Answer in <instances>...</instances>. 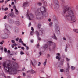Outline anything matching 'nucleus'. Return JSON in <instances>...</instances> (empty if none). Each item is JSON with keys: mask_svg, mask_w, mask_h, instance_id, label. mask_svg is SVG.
Instances as JSON below:
<instances>
[{"mask_svg": "<svg viewBox=\"0 0 78 78\" xmlns=\"http://www.w3.org/2000/svg\"><path fill=\"white\" fill-rule=\"evenodd\" d=\"M62 8L63 9V14H66V12L67 11L66 16L67 20L72 21L73 22H75L76 20L74 13V12H75L74 9L71 8L68 5H64L62 6Z\"/></svg>", "mask_w": 78, "mask_h": 78, "instance_id": "nucleus-1", "label": "nucleus"}, {"mask_svg": "<svg viewBox=\"0 0 78 78\" xmlns=\"http://www.w3.org/2000/svg\"><path fill=\"white\" fill-rule=\"evenodd\" d=\"M7 66H6V63L3 64L6 72H9L10 74H16L17 73V69L19 67L17 64L15 63L14 65H11L10 64H7Z\"/></svg>", "mask_w": 78, "mask_h": 78, "instance_id": "nucleus-2", "label": "nucleus"}, {"mask_svg": "<svg viewBox=\"0 0 78 78\" xmlns=\"http://www.w3.org/2000/svg\"><path fill=\"white\" fill-rule=\"evenodd\" d=\"M5 29L4 30V32L5 33V34H3L1 36V37L2 39H7L8 37V33H9V31L6 28H8V27H9V25L5 24Z\"/></svg>", "mask_w": 78, "mask_h": 78, "instance_id": "nucleus-3", "label": "nucleus"}, {"mask_svg": "<svg viewBox=\"0 0 78 78\" xmlns=\"http://www.w3.org/2000/svg\"><path fill=\"white\" fill-rule=\"evenodd\" d=\"M47 9L44 6H42L40 8H38L37 11L35 12V15L37 16L41 12V14H44L46 12Z\"/></svg>", "mask_w": 78, "mask_h": 78, "instance_id": "nucleus-4", "label": "nucleus"}, {"mask_svg": "<svg viewBox=\"0 0 78 78\" xmlns=\"http://www.w3.org/2000/svg\"><path fill=\"white\" fill-rule=\"evenodd\" d=\"M52 45L53 48H55V47H56V43H53L51 41H49L47 43V44L44 45L43 47L44 48H47V47H48V46H50V45Z\"/></svg>", "mask_w": 78, "mask_h": 78, "instance_id": "nucleus-5", "label": "nucleus"}, {"mask_svg": "<svg viewBox=\"0 0 78 78\" xmlns=\"http://www.w3.org/2000/svg\"><path fill=\"white\" fill-rule=\"evenodd\" d=\"M26 16L29 17V20H31L33 18H34V16L31 13H30L29 15L28 13L26 14Z\"/></svg>", "mask_w": 78, "mask_h": 78, "instance_id": "nucleus-6", "label": "nucleus"}, {"mask_svg": "<svg viewBox=\"0 0 78 78\" xmlns=\"http://www.w3.org/2000/svg\"><path fill=\"white\" fill-rule=\"evenodd\" d=\"M7 16L8 19L9 18V17H10V16L11 17H16V16L14 14V12H13L9 13Z\"/></svg>", "mask_w": 78, "mask_h": 78, "instance_id": "nucleus-7", "label": "nucleus"}, {"mask_svg": "<svg viewBox=\"0 0 78 78\" xmlns=\"http://www.w3.org/2000/svg\"><path fill=\"white\" fill-rule=\"evenodd\" d=\"M67 68H66V72H68V73H69V70H70V66L69 65V63H67Z\"/></svg>", "mask_w": 78, "mask_h": 78, "instance_id": "nucleus-8", "label": "nucleus"}, {"mask_svg": "<svg viewBox=\"0 0 78 78\" xmlns=\"http://www.w3.org/2000/svg\"><path fill=\"white\" fill-rule=\"evenodd\" d=\"M55 29L56 31L57 32H58V34H59V33H60V32L59 30V27H58V26H55Z\"/></svg>", "mask_w": 78, "mask_h": 78, "instance_id": "nucleus-9", "label": "nucleus"}, {"mask_svg": "<svg viewBox=\"0 0 78 78\" xmlns=\"http://www.w3.org/2000/svg\"><path fill=\"white\" fill-rule=\"evenodd\" d=\"M32 64L34 66V67H35V66H36V61L34 59L33 63L32 61V60H31Z\"/></svg>", "mask_w": 78, "mask_h": 78, "instance_id": "nucleus-10", "label": "nucleus"}, {"mask_svg": "<svg viewBox=\"0 0 78 78\" xmlns=\"http://www.w3.org/2000/svg\"><path fill=\"white\" fill-rule=\"evenodd\" d=\"M56 55H57V56H56V59H57L58 61H60V59H61V57L59 56H60V54L58 53L56 54Z\"/></svg>", "mask_w": 78, "mask_h": 78, "instance_id": "nucleus-11", "label": "nucleus"}, {"mask_svg": "<svg viewBox=\"0 0 78 78\" xmlns=\"http://www.w3.org/2000/svg\"><path fill=\"white\" fill-rule=\"evenodd\" d=\"M67 37L68 39L69 40V42L70 43H72V42H73V40H72V37L69 36H68Z\"/></svg>", "mask_w": 78, "mask_h": 78, "instance_id": "nucleus-12", "label": "nucleus"}, {"mask_svg": "<svg viewBox=\"0 0 78 78\" xmlns=\"http://www.w3.org/2000/svg\"><path fill=\"white\" fill-rule=\"evenodd\" d=\"M55 6L56 8H59V2L55 3Z\"/></svg>", "mask_w": 78, "mask_h": 78, "instance_id": "nucleus-13", "label": "nucleus"}, {"mask_svg": "<svg viewBox=\"0 0 78 78\" xmlns=\"http://www.w3.org/2000/svg\"><path fill=\"white\" fill-rule=\"evenodd\" d=\"M28 4V2H25L23 5V7H26Z\"/></svg>", "mask_w": 78, "mask_h": 78, "instance_id": "nucleus-14", "label": "nucleus"}, {"mask_svg": "<svg viewBox=\"0 0 78 78\" xmlns=\"http://www.w3.org/2000/svg\"><path fill=\"white\" fill-rule=\"evenodd\" d=\"M70 46V45L69 44H67L66 45V48H65V51H67V48H68V47H69Z\"/></svg>", "mask_w": 78, "mask_h": 78, "instance_id": "nucleus-15", "label": "nucleus"}, {"mask_svg": "<svg viewBox=\"0 0 78 78\" xmlns=\"http://www.w3.org/2000/svg\"><path fill=\"white\" fill-rule=\"evenodd\" d=\"M53 35H54V36H52V38H53V39H54L57 40V39H58V38H57V37L56 36V35H55V34H53Z\"/></svg>", "mask_w": 78, "mask_h": 78, "instance_id": "nucleus-16", "label": "nucleus"}, {"mask_svg": "<svg viewBox=\"0 0 78 78\" xmlns=\"http://www.w3.org/2000/svg\"><path fill=\"white\" fill-rule=\"evenodd\" d=\"M15 24L16 25H20V22L19 21H16L15 22Z\"/></svg>", "mask_w": 78, "mask_h": 78, "instance_id": "nucleus-17", "label": "nucleus"}, {"mask_svg": "<svg viewBox=\"0 0 78 78\" xmlns=\"http://www.w3.org/2000/svg\"><path fill=\"white\" fill-rule=\"evenodd\" d=\"M16 12L15 13L16 14H17V15L19 14V12L18 11V10H17V9H15Z\"/></svg>", "mask_w": 78, "mask_h": 78, "instance_id": "nucleus-18", "label": "nucleus"}, {"mask_svg": "<svg viewBox=\"0 0 78 78\" xmlns=\"http://www.w3.org/2000/svg\"><path fill=\"white\" fill-rule=\"evenodd\" d=\"M53 2H54L55 4L59 2L58 0H53Z\"/></svg>", "mask_w": 78, "mask_h": 78, "instance_id": "nucleus-19", "label": "nucleus"}, {"mask_svg": "<svg viewBox=\"0 0 78 78\" xmlns=\"http://www.w3.org/2000/svg\"><path fill=\"white\" fill-rule=\"evenodd\" d=\"M41 24H38L37 25L38 28L40 29L41 28Z\"/></svg>", "mask_w": 78, "mask_h": 78, "instance_id": "nucleus-20", "label": "nucleus"}, {"mask_svg": "<svg viewBox=\"0 0 78 78\" xmlns=\"http://www.w3.org/2000/svg\"><path fill=\"white\" fill-rule=\"evenodd\" d=\"M37 5L38 6H42V3L41 2H38L37 3Z\"/></svg>", "mask_w": 78, "mask_h": 78, "instance_id": "nucleus-21", "label": "nucleus"}, {"mask_svg": "<svg viewBox=\"0 0 78 78\" xmlns=\"http://www.w3.org/2000/svg\"><path fill=\"white\" fill-rule=\"evenodd\" d=\"M47 58H46L45 59V61L43 63V65L44 66H46V64H47Z\"/></svg>", "mask_w": 78, "mask_h": 78, "instance_id": "nucleus-22", "label": "nucleus"}, {"mask_svg": "<svg viewBox=\"0 0 78 78\" xmlns=\"http://www.w3.org/2000/svg\"><path fill=\"white\" fill-rule=\"evenodd\" d=\"M64 59H62L61 60V65H63V64H64Z\"/></svg>", "mask_w": 78, "mask_h": 78, "instance_id": "nucleus-23", "label": "nucleus"}, {"mask_svg": "<svg viewBox=\"0 0 78 78\" xmlns=\"http://www.w3.org/2000/svg\"><path fill=\"white\" fill-rule=\"evenodd\" d=\"M35 33L36 34H37V36H39V32L37 31H36L35 32Z\"/></svg>", "mask_w": 78, "mask_h": 78, "instance_id": "nucleus-24", "label": "nucleus"}, {"mask_svg": "<svg viewBox=\"0 0 78 78\" xmlns=\"http://www.w3.org/2000/svg\"><path fill=\"white\" fill-rule=\"evenodd\" d=\"M73 31L76 33H78V30L77 29H74L73 30Z\"/></svg>", "mask_w": 78, "mask_h": 78, "instance_id": "nucleus-25", "label": "nucleus"}, {"mask_svg": "<svg viewBox=\"0 0 78 78\" xmlns=\"http://www.w3.org/2000/svg\"><path fill=\"white\" fill-rule=\"evenodd\" d=\"M9 23H12L13 22H14V21H13V20L12 19H10V20L9 21Z\"/></svg>", "mask_w": 78, "mask_h": 78, "instance_id": "nucleus-26", "label": "nucleus"}, {"mask_svg": "<svg viewBox=\"0 0 78 78\" xmlns=\"http://www.w3.org/2000/svg\"><path fill=\"white\" fill-rule=\"evenodd\" d=\"M30 73H32V74H33V73H34V70H30Z\"/></svg>", "mask_w": 78, "mask_h": 78, "instance_id": "nucleus-27", "label": "nucleus"}, {"mask_svg": "<svg viewBox=\"0 0 78 78\" xmlns=\"http://www.w3.org/2000/svg\"><path fill=\"white\" fill-rule=\"evenodd\" d=\"M71 69L72 70H75V67L74 66H72L71 67Z\"/></svg>", "mask_w": 78, "mask_h": 78, "instance_id": "nucleus-28", "label": "nucleus"}, {"mask_svg": "<svg viewBox=\"0 0 78 78\" xmlns=\"http://www.w3.org/2000/svg\"><path fill=\"white\" fill-rule=\"evenodd\" d=\"M4 51L5 53H7V49L6 48H4Z\"/></svg>", "mask_w": 78, "mask_h": 78, "instance_id": "nucleus-29", "label": "nucleus"}, {"mask_svg": "<svg viewBox=\"0 0 78 78\" xmlns=\"http://www.w3.org/2000/svg\"><path fill=\"white\" fill-rule=\"evenodd\" d=\"M44 3L45 6H46V7L47 6V2H44Z\"/></svg>", "mask_w": 78, "mask_h": 78, "instance_id": "nucleus-30", "label": "nucleus"}, {"mask_svg": "<svg viewBox=\"0 0 78 78\" xmlns=\"http://www.w3.org/2000/svg\"><path fill=\"white\" fill-rule=\"evenodd\" d=\"M37 38L38 39V40L39 41H41V39L39 37V36L37 35Z\"/></svg>", "mask_w": 78, "mask_h": 78, "instance_id": "nucleus-31", "label": "nucleus"}, {"mask_svg": "<svg viewBox=\"0 0 78 78\" xmlns=\"http://www.w3.org/2000/svg\"><path fill=\"white\" fill-rule=\"evenodd\" d=\"M23 75V76H26V74H25V73H22Z\"/></svg>", "mask_w": 78, "mask_h": 78, "instance_id": "nucleus-32", "label": "nucleus"}, {"mask_svg": "<svg viewBox=\"0 0 78 78\" xmlns=\"http://www.w3.org/2000/svg\"><path fill=\"white\" fill-rule=\"evenodd\" d=\"M66 61H69L70 59L68 58H66Z\"/></svg>", "mask_w": 78, "mask_h": 78, "instance_id": "nucleus-33", "label": "nucleus"}, {"mask_svg": "<svg viewBox=\"0 0 78 78\" xmlns=\"http://www.w3.org/2000/svg\"><path fill=\"white\" fill-rule=\"evenodd\" d=\"M52 24L53 23H52V22H51L50 23H49V25L50 27H51V26H52Z\"/></svg>", "mask_w": 78, "mask_h": 78, "instance_id": "nucleus-34", "label": "nucleus"}, {"mask_svg": "<svg viewBox=\"0 0 78 78\" xmlns=\"http://www.w3.org/2000/svg\"><path fill=\"white\" fill-rule=\"evenodd\" d=\"M60 71L61 72H64V69H60Z\"/></svg>", "mask_w": 78, "mask_h": 78, "instance_id": "nucleus-35", "label": "nucleus"}, {"mask_svg": "<svg viewBox=\"0 0 78 78\" xmlns=\"http://www.w3.org/2000/svg\"><path fill=\"white\" fill-rule=\"evenodd\" d=\"M7 17V16L6 15H5L4 17V19H6V18Z\"/></svg>", "mask_w": 78, "mask_h": 78, "instance_id": "nucleus-36", "label": "nucleus"}, {"mask_svg": "<svg viewBox=\"0 0 78 78\" xmlns=\"http://www.w3.org/2000/svg\"><path fill=\"white\" fill-rule=\"evenodd\" d=\"M4 2V0H2V1H0V3H3Z\"/></svg>", "mask_w": 78, "mask_h": 78, "instance_id": "nucleus-37", "label": "nucleus"}, {"mask_svg": "<svg viewBox=\"0 0 78 78\" xmlns=\"http://www.w3.org/2000/svg\"><path fill=\"white\" fill-rule=\"evenodd\" d=\"M22 42V39H20L19 40V42H20V43H21V42Z\"/></svg>", "mask_w": 78, "mask_h": 78, "instance_id": "nucleus-38", "label": "nucleus"}, {"mask_svg": "<svg viewBox=\"0 0 78 78\" xmlns=\"http://www.w3.org/2000/svg\"><path fill=\"white\" fill-rule=\"evenodd\" d=\"M34 33V32L31 31L30 32V34L31 35H33V33Z\"/></svg>", "mask_w": 78, "mask_h": 78, "instance_id": "nucleus-39", "label": "nucleus"}, {"mask_svg": "<svg viewBox=\"0 0 78 78\" xmlns=\"http://www.w3.org/2000/svg\"><path fill=\"white\" fill-rule=\"evenodd\" d=\"M22 71H25V67H24L23 68V69H22Z\"/></svg>", "mask_w": 78, "mask_h": 78, "instance_id": "nucleus-40", "label": "nucleus"}, {"mask_svg": "<svg viewBox=\"0 0 78 78\" xmlns=\"http://www.w3.org/2000/svg\"><path fill=\"white\" fill-rule=\"evenodd\" d=\"M14 5V2H12L11 3V5L13 6Z\"/></svg>", "mask_w": 78, "mask_h": 78, "instance_id": "nucleus-41", "label": "nucleus"}, {"mask_svg": "<svg viewBox=\"0 0 78 78\" xmlns=\"http://www.w3.org/2000/svg\"><path fill=\"white\" fill-rule=\"evenodd\" d=\"M8 9V8H5L4 9V11H7Z\"/></svg>", "mask_w": 78, "mask_h": 78, "instance_id": "nucleus-42", "label": "nucleus"}, {"mask_svg": "<svg viewBox=\"0 0 78 78\" xmlns=\"http://www.w3.org/2000/svg\"><path fill=\"white\" fill-rule=\"evenodd\" d=\"M31 22H30L29 24L28 27H30V26H31Z\"/></svg>", "mask_w": 78, "mask_h": 78, "instance_id": "nucleus-43", "label": "nucleus"}, {"mask_svg": "<svg viewBox=\"0 0 78 78\" xmlns=\"http://www.w3.org/2000/svg\"><path fill=\"white\" fill-rule=\"evenodd\" d=\"M11 42L12 43H15V41H14V40H11Z\"/></svg>", "mask_w": 78, "mask_h": 78, "instance_id": "nucleus-44", "label": "nucleus"}, {"mask_svg": "<svg viewBox=\"0 0 78 78\" xmlns=\"http://www.w3.org/2000/svg\"><path fill=\"white\" fill-rule=\"evenodd\" d=\"M26 47V50H27L29 49V47H28L27 46Z\"/></svg>", "mask_w": 78, "mask_h": 78, "instance_id": "nucleus-45", "label": "nucleus"}, {"mask_svg": "<svg viewBox=\"0 0 78 78\" xmlns=\"http://www.w3.org/2000/svg\"><path fill=\"white\" fill-rule=\"evenodd\" d=\"M37 48H39V44H38L37 45Z\"/></svg>", "mask_w": 78, "mask_h": 78, "instance_id": "nucleus-46", "label": "nucleus"}, {"mask_svg": "<svg viewBox=\"0 0 78 78\" xmlns=\"http://www.w3.org/2000/svg\"><path fill=\"white\" fill-rule=\"evenodd\" d=\"M33 41H34V40L33 39L30 40V42L31 43H33Z\"/></svg>", "mask_w": 78, "mask_h": 78, "instance_id": "nucleus-47", "label": "nucleus"}, {"mask_svg": "<svg viewBox=\"0 0 78 78\" xmlns=\"http://www.w3.org/2000/svg\"><path fill=\"white\" fill-rule=\"evenodd\" d=\"M0 49L2 50V51H3V47L1 48Z\"/></svg>", "mask_w": 78, "mask_h": 78, "instance_id": "nucleus-48", "label": "nucleus"}, {"mask_svg": "<svg viewBox=\"0 0 78 78\" xmlns=\"http://www.w3.org/2000/svg\"><path fill=\"white\" fill-rule=\"evenodd\" d=\"M21 49H22V50H25V48H24L23 47H22L21 48Z\"/></svg>", "mask_w": 78, "mask_h": 78, "instance_id": "nucleus-49", "label": "nucleus"}, {"mask_svg": "<svg viewBox=\"0 0 78 78\" xmlns=\"http://www.w3.org/2000/svg\"><path fill=\"white\" fill-rule=\"evenodd\" d=\"M41 63L40 62H39V64L38 65V66H40V65H41Z\"/></svg>", "mask_w": 78, "mask_h": 78, "instance_id": "nucleus-50", "label": "nucleus"}, {"mask_svg": "<svg viewBox=\"0 0 78 78\" xmlns=\"http://www.w3.org/2000/svg\"><path fill=\"white\" fill-rule=\"evenodd\" d=\"M20 54L21 55H23V54H24V53L23 52H21Z\"/></svg>", "mask_w": 78, "mask_h": 78, "instance_id": "nucleus-51", "label": "nucleus"}, {"mask_svg": "<svg viewBox=\"0 0 78 78\" xmlns=\"http://www.w3.org/2000/svg\"><path fill=\"white\" fill-rule=\"evenodd\" d=\"M39 54L40 56H41V55H42V52H40Z\"/></svg>", "mask_w": 78, "mask_h": 78, "instance_id": "nucleus-52", "label": "nucleus"}, {"mask_svg": "<svg viewBox=\"0 0 78 78\" xmlns=\"http://www.w3.org/2000/svg\"><path fill=\"white\" fill-rule=\"evenodd\" d=\"M13 45H14V46L15 47H16V46H17V44H13Z\"/></svg>", "mask_w": 78, "mask_h": 78, "instance_id": "nucleus-53", "label": "nucleus"}, {"mask_svg": "<svg viewBox=\"0 0 78 78\" xmlns=\"http://www.w3.org/2000/svg\"><path fill=\"white\" fill-rule=\"evenodd\" d=\"M63 39L64 41H66V38L64 37L63 38Z\"/></svg>", "mask_w": 78, "mask_h": 78, "instance_id": "nucleus-54", "label": "nucleus"}, {"mask_svg": "<svg viewBox=\"0 0 78 78\" xmlns=\"http://www.w3.org/2000/svg\"><path fill=\"white\" fill-rule=\"evenodd\" d=\"M31 30L33 31H34V29L33 28V27H31Z\"/></svg>", "mask_w": 78, "mask_h": 78, "instance_id": "nucleus-55", "label": "nucleus"}, {"mask_svg": "<svg viewBox=\"0 0 78 78\" xmlns=\"http://www.w3.org/2000/svg\"><path fill=\"white\" fill-rule=\"evenodd\" d=\"M47 57H48V58H49L50 57V55L48 54L47 55Z\"/></svg>", "mask_w": 78, "mask_h": 78, "instance_id": "nucleus-56", "label": "nucleus"}, {"mask_svg": "<svg viewBox=\"0 0 78 78\" xmlns=\"http://www.w3.org/2000/svg\"><path fill=\"white\" fill-rule=\"evenodd\" d=\"M16 40L17 42H18V41H19V38L16 39Z\"/></svg>", "mask_w": 78, "mask_h": 78, "instance_id": "nucleus-57", "label": "nucleus"}, {"mask_svg": "<svg viewBox=\"0 0 78 78\" xmlns=\"http://www.w3.org/2000/svg\"><path fill=\"white\" fill-rule=\"evenodd\" d=\"M0 44L1 45H3V42H0Z\"/></svg>", "mask_w": 78, "mask_h": 78, "instance_id": "nucleus-58", "label": "nucleus"}, {"mask_svg": "<svg viewBox=\"0 0 78 78\" xmlns=\"http://www.w3.org/2000/svg\"><path fill=\"white\" fill-rule=\"evenodd\" d=\"M13 8H14V9H16V6H14L13 7Z\"/></svg>", "mask_w": 78, "mask_h": 78, "instance_id": "nucleus-59", "label": "nucleus"}, {"mask_svg": "<svg viewBox=\"0 0 78 78\" xmlns=\"http://www.w3.org/2000/svg\"><path fill=\"white\" fill-rule=\"evenodd\" d=\"M14 49H15V50H17V47H15L14 48Z\"/></svg>", "mask_w": 78, "mask_h": 78, "instance_id": "nucleus-60", "label": "nucleus"}, {"mask_svg": "<svg viewBox=\"0 0 78 78\" xmlns=\"http://www.w3.org/2000/svg\"><path fill=\"white\" fill-rule=\"evenodd\" d=\"M12 60H13L14 61H16V59H15L13 58H12Z\"/></svg>", "mask_w": 78, "mask_h": 78, "instance_id": "nucleus-61", "label": "nucleus"}, {"mask_svg": "<svg viewBox=\"0 0 78 78\" xmlns=\"http://www.w3.org/2000/svg\"><path fill=\"white\" fill-rule=\"evenodd\" d=\"M48 21H49V22H51V19H48Z\"/></svg>", "mask_w": 78, "mask_h": 78, "instance_id": "nucleus-62", "label": "nucleus"}, {"mask_svg": "<svg viewBox=\"0 0 78 78\" xmlns=\"http://www.w3.org/2000/svg\"><path fill=\"white\" fill-rule=\"evenodd\" d=\"M27 73H28V72H31V70H29L27 71Z\"/></svg>", "mask_w": 78, "mask_h": 78, "instance_id": "nucleus-63", "label": "nucleus"}, {"mask_svg": "<svg viewBox=\"0 0 78 78\" xmlns=\"http://www.w3.org/2000/svg\"><path fill=\"white\" fill-rule=\"evenodd\" d=\"M7 52H8V53H10V50H8V51Z\"/></svg>", "mask_w": 78, "mask_h": 78, "instance_id": "nucleus-64", "label": "nucleus"}]
</instances>
